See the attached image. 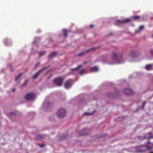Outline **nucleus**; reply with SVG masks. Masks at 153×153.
Listing matches in <instances>:
<instances>
[{
    "mask_svg": "<svg viewBox=\"0 0 153 153\" xmlns=\"http://www.w3.org/2000/svg\"><path fill=\"white\" fill-rule=\"evenodd\" d=\"M122 58L123 56L122 54L114 53L112 57V59L114 62L110 63L109 64L112 65L116 63H122L124 62L123 61H120L122 60Z\"/></svg>",
    "mask_w": 153,
    "mask_h": 153,
    "instance_id": "1",
    "label": "nucleus"
},
{
    "mask_svg": "<svg viewBox=\"0 0 153 153\" xmlns=\"http://www.w3.org/2000/svg\"><path fill=\"white\" fill-rule=\"evenodd\" d=\"M66 115V111L65 109L61 108L58 110L57 113V116L59 118H63L65 117Z\"/></svg>",
    "mask_w": 153,
    "mask_h": 153,
    "instance_id": "2",
    "label": "nucleus"
},
{
    "mask_svg": "<svg viewBox=\"0 0 153 153\" xmlns=\"http://www.w3.org/2000/svg\"><path fill=\"white\" fill-rule=\"evenodd\" d=\"M36 97L34 94L32 93H28L25 96L26 99L28 100H34Z\"/></svg>",
    "mask_w": 153,
    "mask_h": 153,
    "instance_id": "3",
    "label": "nucleus"
},
{
    "mask_svg": "<svg viewBox=\"0 0 153 153\" xmlns=\"http://www.w3.org/2000/svg\"><path fill=\"white\" fill-rule=\"evenodd\" d=\"M134 149L136 151L140 152H143L146 150L150 149L149 148L145 146H143L137 148H135Z\"/></svg>",
    "mask_w": 153,
    "mask_h": 153,
    "instance_id": "4",
    "label": "nucleus"
},
{
    "mask_svg": "<svg viewBox=\"0 0 153 153\" xmlns=\"http://www.w3.org/2000/svg\"><path fill=\"white\" fill-rule=\"evenodd\" d=\"M53 81L55 83L57 86H61L62 85L63 80L62 78L60 77L55 79Z\"/></svg>",
    "mask_w": 153,
    "mask_h": 153,
    "instance_id": "5",
    "label": "nucleus"
},
{
    "mask_svg": "<svg viewBox=\"0 0 153 153\" xmlns=\"http://www.w3.org/2000/svg\"><path fill=\"white\" fill-rule=\"evenodd\" d=\"M82 66V65H80L75 68L71 69L70 70V72L69 73V74H72L76 73L78 69L81 68Z\"/></svg>",
    "mask_w": 153,
    "mask_h": 153,
    "instance_id": "6",
    "label": "nucleus"
},
{
    "mask_svg": "<svg viewBox=\"0 0 153 153\" xmlns=\"http://www.w3.org/2000/svg\"><path fill=\"white\" fill-rule=\"evenodd\" d=\"M130 21L131 19H125L123 20H117L115 23L116 25L121 24L130 22Z\"/></svg>",
    "mask_w": 153,
    "mask_h": 153,
    "instance_id": "7",
    "label": "nucleus"
},
{
    "mask_svg": "<svg viewBox=\"0 0 153 153\" xmlns=\"http://www.w3.org/2000/svg\"><path fill=\"white\" fill-rule=\"evenodd\" d=\"M46 68H42L39 71L36 73L35 75L33 76V79H35L37 78L38 76H39V74L41 73Z\"/></svg>",
    "mask_w": 153,
    "mask_h": 153,
    "instance_id": "8",
    "label": "nucleus"
},
{
    "mask_svg": "<svg viewBox=\"0 0 153 153\" xmlns=\"http://www.w3.org/2000/svg\"><path fill=\"white\" fill-rule=\"evenodd\" d=\"M72 85L71 80V79L68 80L65 84V87L66 88H70Z\"/></svg>",
    "mask_w": 153,
    "mask_h": 153,
    "instance_id": "9",
    "label": "nucleus"
},
{
    "mask_svg": "<svg viewBox=\"0 0 153 153\" xmlns=\"http://www.w3.org/2000/svg\"><path fill=\"white\" fill-rule=\"evenodd\" d=\"M124 92L127 95H131L133 94L132 90L129 88H127L124 90Z\"/></svg>",
    "mask_w": 153,
    "mask_h": 153,
    "instance_id": "10",
    "label": "nucleus"
},
{
    "mask_svg": "<svg viewBox=\"0 0 153 153\" xmlns=\"http://www.w3.org/2000/svg\"><path fill=\"white\" fill-rule=\"evenodd\" d=\"M4 44L7 46L10 45L11 44V40L7 39H5L4 40Z\"/></svg>",
    "mask_w": 153,
    "mask_h": 153,
    "instance_id": "11",
    "label": "nucleus"
},
{
    "mask_svg": "<svg viewBox=\"0 0 153 153\" xmlns=\"http://www.w3.org/2000/svg\"><path fill=\"white\" fill-rule=\"evenodd\" d=\"M144 28L143 26H140L139 29L135 31V33H138L140 32L141 30H143Z\"/></svg>",
    "mask_w": 153,
    "mask_h": 153,
    "instance_id": "12",
    "label": "nucleus"
},
{
    "mask_svg": "<svg viewBox=\"0 0 153 153\" xmlns=\"http://www.w3.org/2000/svg\"><path fill=\"white\" fill-rule=\"evenodd\" d=\"M57 54V52H53L50 55L49 57L50 58H53L54 57L56 56Z\"/></svg>",
    "mask_w": 153,
    "mask_h": 153,
    "instance_id": "13",
    "label": "nucleus"
},
{
    "mask_svg": "<svg viewBox=\"0 0 153 153\" xmlns=\"http://www.w3.org/2000/svg\"><path fill=\"white\" fill-rule=\"evenodd\" d=\"M23 75V73H21L19 75H18L16 78L15 80L17 82L19 80L20 77Z\"/></svg>",
    "mask_w": 153,
    "mask_h": 153,
    "instance_id": "14",
    "label": "nucleus"
},
{
    "mask_svg": "<svg viewBox=\"0 0 153 153\" xmlns=\"http://www.w3.org/2000/svg\"><path fill=\"white\" fill-rule=\"evenodd\" d=\"M98 70V68L97 66H95L91 68V71H97Z\"/></svg>",
    "mask_w": 153,
    "mask_h": 153,
    "instance_id": "15",
    "label": "nucleus"
},
{
    "mask_svg": "<svg viewBox=\"0 0 153 153\" xmlns=\"http://www.w3.org/2000/svg\"><path fill=\"white\" fill-rule=\"evenodd\" d=\"M63 32L64 34V36L66 37L67 36V33L68 32V31L65 29H63Z\"/></svg>",
    "mask_w": 153,
    "mask_h": 153,
    "instance_id": "16",
    "label": "nucleus"
},
{
    "mask_svg": "<svg viewBox=\"0 0 153 153\" xmlns=\"http://www.w3.org/2000/svg\"><path fill=\"white\" fill-rule=\"evenodd\" d=\"M152 67V65H147L146 66V68L147 70H149Z\"/></svg>",
    "mask_w": 153,
    "mask_h": 153,
    "instance_id": "17",
    "label": "nucleus"
},
{
    "mask_svg": "<svg viewBox=\"0 0 153 153\" xmlns=\"http://www.w3.org/2000/svg\"><path fill=\"white\" fill-rule=\"evenodd\" d=\"M85 69H83L79 72L80 74L81 75L85 73Z\"/></svg>",
    "mask_w": 153,
    "mask_h": 153,
    "instance_id": "18",
    "label": "nucleus"
},
{
    "mask_svg": "<svg viewBox=\"0 0 153 153\" xmlns=\"http://www.w3.org/2000/svg\"><path fill=\"white\" fill-rule=\"evenodd\" d=\"M86 53L85 52H82L79 53L78 55V56H82L84 55L85 53Z\"/></svg>",
    "mask_w": 153,
    "mask_h": 153,
    "instance_id": "19",
    "label": "nucleus"
},
{
    "mask_svg": "<svg viewBox=\"0 0 153 153\" xmlns=\"http://www.w3.org/2000/svg\"><path fill=\"white\" fill-rule=\"evenodd\" d=\"M135 55V53L134 52H133L132 53H131L130 55V57L133 58H134Z\"/></svg>",
    "mask_w": 153,
    "mask_h": 153,
    "instance_id": "20",
    "label": "nucleus"
},
{
    "mask_svg": "<svg viewBox=\"0 0 153 153\" xmlns=\"http://www.w3.org/2000/svg\"><path fill=\"white\" fill-rule=\"evenodd\" d=\"M140 18V16H134L132 17V18L135 20H137L139 19Z\"/></svg>",
    "mask_w": 153,
    "mask_h": 153,
    "instance_id": "21",
    "label": "nucleus"
},
{
    "mask_svg": "<svg viewBox=\"0 0 153 153\" xmlns=\"http://www.w3.org/2000/svg\"><path fill=\"white\" fill-rule=\"evenodd\" d=\"M45 53V51H42L39 53V55L40 56H42L44 55Z\"/></svg>",
    "mask_w": 153,
    "mask_h": 153,
    "instance_id": "22",
    "label": "nucleus"
},
{
    "mask_svg": "<svg viewBox=\"0 0 153 153\" xmlns=\"http://www.w3.org/2000/svg\"><path fill=\"white\" fill-rule=\"evenodd\" d=\"M92 113H85L84 114V115H90L92 114Z\"/></svg>",
    "mask_w": 153,
    "mask_h": 153,
    "instance_id": "23",
    "label": "nucleus"
},
{
    "mask_svg": "<svg viewBox=\"0 0 153 153\" xmlns=\"http://www.w3.org/2000/svg\"><path fill=\"white\" fill-rule=\"evenodd\" d=\"M37 137L38 138H41L43 137V135H39L37 136Z\"/></svg>",
    "mask_w": 153,
    "mask_h": 153,
    "instance_id": "24",
    "label": "nucleus"
},
{
    "mask_svg": "<svg viewBox=\"0 0 153 153\" xmlns=\"http://www.w3.org/2000/svg\"><path fill=\"white\" fill-rule=\"evenodd\" d=\"M8 67L9 68L10 70L11 71H12L13 70V69H12V67L11 65H9L8 66Z\"/></svg>",
    "mask_w": 153,
    "mask_h": 153,
    "instance_id": "25",
    "label": "nucleus"
},
{
    "mask_svg": "<svg viewBox=\"0 0 153 153\" xmlns=\"http://www.w3.org/2000/svg\"><path fill=\"white\" fill-rule=\"evenodd\" d=\"M146 103V102H144L143 103V105H142V107H141V109H143L144 108V107L145 106V105Z\"/></svg>",
    "mask_w": 153,
    "mask_h": 153,
    "instance_id": "26",
    "label": "nucleus"
},
{
    "mask_svg": "<svg viewBox=\"0 0 153 153\" xmlns=\"http://www.w3.org/2000/svg\"><path fill=\"white\" fill-rule=\"evenodd\" d=\"M39 146L41 147H43L45 146V145L43 144H39Z\"/></svg>",
    "mask_w": 153,
    "mask_h": 153,
    "instance_id": "27",
    "label": "nucleus"
},
{
    "mask_svg": "<svg viewBox=\"0 0 153 153\" xmlns=\"http://www.w3.org/2000/svg\"><path fill=\"white\" fill-rule=\"evenodd\" d=\"M150 53L152 55H153V49H152L150 50Z\"/></svg>",
    "mask_w": 153,
    "mask_h": 153,
    "instance_id": "28",
    "label": "nucleus"
},
{
    "mask_svg": "<svg viewBox=\"0 0 153 153\" xmlns=\"http://www.w3.org/2000/svg\"><path fill=\"white\" fill-rule=\"evenodd\" d=\"M148 138H153V135L152 136H149V137H148Z\"/></svg>",
    "mask_w": 153,
    "mask_h": 153,
    "instance_id": "29",
    "label": "nucleus"
},
{
    "mask_svg": "<svg viewBox=\"0 0 153 153\" xmlns=\"http://www.w3.org/2000/svg\"><path fill=\"white\" fill-rule=\"evenodd\" d=\"M90 28L93 27V25L92 24L90 25Z\"/></svg>",
    "mask_w": 153,
    "mask_h": 153,
    "instance_id": "30",
    "label": "nucleus"
},
{
    "mask_svg": "<svg viewBox=\"0 0 153 153\" xmlns=\"http://www.w3.org/2000/svg\"><path fill=\"white\" fill-rule=\"evenodd\" d=\"M16 91V89L15 88H13L12 89V91L13 92H14Z\"/></svg>",
    "mask_w": 153,
    "mask_h": 153,
    "instance_id": "31",
    "label": "nucleus"
},
{
    "mask_svg": "<svg viewBox=\"0 0 153 153\" xmlns=\"http://www.w3.org/2000/svg\"><path fill=\"white\" fill-rule=\"evenodd\" d=\"M27 82H28V80L25 82L24 83V85H26L27 84Z\"/></svg>",
    "mask_w": 153,
    "mask_h": 153,
    "instance_id": "32",
    "label": "nucleus"
},
{
    "mask_svg": "<svg viewBox=\"0 0 153 153\" xmlns=\"http://www.w3.org/2000/svg\"><path fill=\"white\" fill-rule=\"evenodd\" d=\"M85 135V134H81V135Z\"/></svg>",
    "mask_w": 153,
    "mask_h": 153,
    "instance_id": "33",
    "label": "nucleus"
},
{
    "mask_svg": "<svg viewBox=\"0 0 153 153\" xmlns=\"http://www.w3.org/2000/svg\"><path fill=\"white\" fill-rule=\"evenodd\" d=\"M38 64H37L36 66V67L38 66Z\"/></svg>",
    "mask_w": 153,
    "mask_h": 153,
    "instance_id": "34",
    "label": "nucleus"
},
{
    "mask_svg": "<svg viewBox=\"0 0 153 153\" xmlns=\"http://www.w3.org/2000/svg\"><path fill=\"white\" fill-rule=\"evenodd\" d=\"M38 64H37L36 66V67L38 66Z\"/></svg>",
    "mask_w": 153,
    "mask_h": 153,
    "instance_id": "35",
    "label": "nucleus"
},
{
    "mask_svg": "<svg viewBox=\"0 0 153 153\" xmlns=\"http://www.w3.org/2000/svg\"><path fill=\"white\" fill-rule=\"evenodd\" d=\"M44 105H46V103H45V102L44 103Z\"/></svg>",
    "mask_w": 153,
    "mask_h": 153,
    "instance_id": "36",
    "label": "nucleus"
},
{
    "mask_svg": "<svg viewBox=\"0 0 153 153\" xmlns=\"http://www.w3.org/2000/svg\"><path fill=\"white\" fill-rule=\"evenodd\" d=\"M36 38L37 39H39V38H38V37H37Z\"/></svg>",
    "mask_w": 153,
    "mask_h": 153,
    "instance_id": "37",
    "label": "nucleus"
},
{
    "mask_svg": "<svg viewBox=\"0 0 153 153\" xmlns=\"http://www.w3.org/2000/svg\"><path fill=\"white\" fill-rule=\"evenodd\" d=\"M35 42V41H34V42H33V43H34Z\"/></svg>",
    "mask_w": 153,
    "mask_h": 153,
    "instance_id": "38",
    "label": "nucleus"
},
{
    "mask_svg": "<svg viewBox=\"0 0 153 153\" xmlns=\"http://www.w3.org/2000/svg\"><path fill=\"white\" fill-rule=\"evenodd\" d=\"M152 37L153 38V35H152Z\"/></svg>",
    "mask_w": 153,
    "mask_h": 153,
    "instance_id": "39",
    "label": "nucleus"
},
{
    "mask_svg": "<svg viewBox=\"0 0 153 153\" xmlns=\"http://www.w3.org/2000/svg\"><path fill=\"white\" fill-rule=\"evenodd\" d=\"M152 145L153 146V143H152Z\"/></svg>",
    "mask_w": 153,
    "mask_h": 153,
    "instance_id": "40",
    "label": "nucleus"
},
{
    "mask_svg": "<svg viewBox=\"0 0 153 153\" xmlns=\"http://www.w3.org/2000/svg\"><path fill=\"white\" fill-rule=\"evenodd\" d=\"M150 153H153V152H151Z\"/></svg>",
    "mask_w": 153,
    "mask_h": 153,
    "instance_id": "41",
    "label": "nucleus"
}]
</instances>
